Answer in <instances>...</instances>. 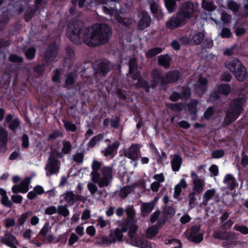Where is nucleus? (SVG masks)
<instances>
[{
    "instance_id": "nucleus-40",
    "label": "nucleus",
    "mask_w": 248,
    "mask_h": 248,
    "mask_svg": "<svg viewBox=\"0 0 248 248\" xmlns=\"http://www.w3.org/2000/svg\"><path fill=\"white\" fill-rule=\"evenodd\" d=\"M202 8L208 11L211 12L215 9V7L213 3L211 2H209L206 0H203L202 3Z\"/></svg>"
},
{
    "instance_id": "nucleus-38",
    "label": "nucleus",
    "mask_w": 248,
    "mask_h": 248,
    "mask_svg": "<svg viewBox=\"0 0 248 248\" xmlns=\"http://www.w3.org/2000/svg\"><path fill=\"white\" fill-rule=\"evenodd\" d=\"M76 81V79L74 77L73 74L72 72L69 73L66 76V79L65 81V85L64 87L66 88L68 86H72L74 85Z\"/></svg>"
},
{
    "instance_id": "nucleus-49",
    "label": "nucleus",
    "mask_w": 248,
    "mask_h": 248,
    "mask_svg": "<svg viewBox=\"0 0 248 248\" xmlns=\"http://www.w3.org/2000/svg\"><path fill=\"white\" fill-rule=\"evenodd\" d=\"M46 66V64H38L33 67V72L38 75H43L45 71Z\"/></svg>"
},
{
    "instance_id": "nucleus-36",
    "label": "nucleus",
    "mask_w": 248,
    "mask_h": 248,
    "mask_svg": "<svg viewBox=\"0 0 248 248\" xmlns=\"http://www.w3.org/2000/svg\"><path fill=\"white\" fill-rule=\"evenodd\" d=\"M207 82V79L206 78L200 77L198 80V84L195 87H197L204 93L206 91Z\"/></svg>"
},
{
    "instance_id": "nucleus-45",
    "label": "nucleus",
    "mask_w": 248,
    "mask_h": 248,
    "mask_svg": "<svg viewBox=\"0 0 248 248\" xmlns=\"http://www.w3.org/2000/svg\"><path fill=\"white\" fill-rule=\"evenodd\" d=\"M63 147L62 148V152L64 154H68L72 149V145L69 141H62Z\"/></svg>"
},
{
    "instance_id": "nucleus-27",
    "label": "nucleus",
    "mask_w": 248,
    "mask_h": 248,
    "mask_svg": "<svg viewBox=\"0 0 248 248\" xmlns=\"http://www.w3.org/2000/svg\"><path fill=\"white\" fill-rule=\"evenodd\" d=\"M31 182V178L29 177H26L19 185L20 187V193H26L29 189V186Z\"/></svg>"
},
{
    "instance_id": "nucleus-39",
    "label": "nucleus",
    "mask_w": 248,
    "mask_h": 248,
    "mask_svg": "<svg viewBox=\"0 0 248 248\" xmlns=\"http://www.w3.org/2000/svg\"><path fill=\"white\" fill-rule=\"evenodd\" d=\"M61 75L62 70L59 68H56L54 71V75L52 77V81L56 83H60Z\"/></svg>"
},
{
    "instance_id": "nucleus-47",
    "label": "nucleus",
    "mask_w": 248,
    "mask_h": 248,
    "mask_svg": "<svg viewBox=\"0 0 248 248\" xmlns=\"http://www.w3.org/2000/svg\"><path fill=\"white\" fill-rule=\"evenodd\" d=\"M214 106H210L205 110L203 116L206 120H210L214 114Z\"/></svg>"
},
{
    "instance_id": "nucleus-28",
    "label": "nucleus",
    "mask_w": 248,
    "mask_h": 248,
    "mask_svg": "<svg viewBox=\"0 0 248 248\" xmlns=\"http://www.w3.org/2000/svg\"><path fill=\"white\" fill-rule=\"evenodd\" d=\"M193 190L197 194H200L203 189V182L201 179H197L193 181Z\"/></svg>"
},
{
    "instance_id": "nucleus-55",
    "label": "nucleus",
    "mask_w": 248,
    "mask_h": 248,
    "mask_svg": "<svg viewBox=\"0 0 248 248\" xmlns=\"http://www.w3.org/2000/svg\"><path fill=\"white\" fill-rule=\"evenodd\" d=\"M232 78V76L230 73L228 72H223L220 76V81L225 82H230Z\"/></svg>"
},
{
    "instance_id": "nucleus-32",
    "label": "nucleus",
    "mask_w": 248,
    "mask_h": 248,
    "mask_svg": "<svg viewBox=\"0 0 248 248\" xmlns=\"http://www.w3.org/2000/svg\"><path fill=\"white\" fill-rule=\"evenodd\" d=\"M133 190V187L130 186H124L120 189L119 192L120 197L124 199L130 194Z\"/></svg>"
},
{
    "instance_id": "nucleus-22",
    "label": "nucleus",
    "mask_w": 248,
    "mask_h": 248,
    "mask_svg": "<svg viewBox=\"0 0 248 248\" xmlns=\"http://www.w3.org/2000/svg\"><path fill=\"white\" fill-rule=\"evenodd\" d=\"M159 232V228L156 225H152L149 227L146 231V236L148 239H151L155 236Z\"/></svg>"
},
{
    "instance_id": "nucleus-15",
    "label": "nucleus",
    "mask_w": 248,
    "mask_h": 248,
    "mask_svg": "<svg viewBox=\"0 0 248 248\" xmlns=\"http://www.w3.org/2000/svg\"><path fill=\"white\" fill-rule=\"evenodd\" d=\"M183 163L182 157L179 155H174L173 158L171 161L172 170L176 172L179 170Z\"/></svg>"
},
{
    "instance_id": "nucleus-4",
    "label": "nucleus",
    "mask_w": 248,
    "mask_h": 248,
    "mask_svg": "<svg viewBox=\"0 0 248 248\" xmlns=\"http://www.w3.org/2000/svg\"><path fill=\"white\" fill-rule=\"evenodd\" d=\"M226 67L238 81H243L247 78L248 73L246 68L238 59L230 58L226 62Z\"/></svg>"
},
{
    "instance_id": "nucleus-11",
    "label": "nucleus",
    "mask_w": 248,
    "mask_h": 248,
    "mask_svg": "<svg viewBox=\"0 0 248 248\" xmlns=\"http://www.w3.org/2000/svg\"><path fill=\"white\" fill-rule=\"evenodd\" d=\"M0 242L11 248H16V245H19L16 237L7 231H5L4 236L1 237Z\"/></svg>"
},
{
    "instance_id": "nucleus-56",
    "label": "nucleus",
    "mask_w": 248,
    "mask_h": 248,
    "mask_svg": "<svg viewBox=\"0 0 248 248\" xmlns=\"http://www.w3.org/2000/svg\"><path fill=\"white\" fill-rule=\"evenodd\" d=\"M234 229L237 231L240 232L244 234H248V228L244 225H238L235 224L234 226Z\"/></svg>"
},
{
    "instance_id": "nucleus-10",
    "label": "nucleus",
    "mask_w": 248,
    "mask_h": 248,
    "mask_svg": "<svg viewBox=\"0 0 248 248\" xmlns=\"http://www.w3.org/2000/svg\"><path fill=\"white\" fill-rule=\"evenodd\" d=\"M140 152V147L138 144H132L127 149L124 151L125 157L132 161H137L139 159V154Z\"/></svg>"
},
{
    "instance_id": "nucleus-13",
    "label": "nucleus",
    "mask_w": 248,
    "mask_h": 248,
    "mask_svg": "<svg viewBox=\"0 0 248 248\" xmlns=\"http://www.w3.org/2000/svg\"><path fill=\"white\" fill-rule=\"evenodd\" d=\"M139 16L140 18L137 23V29L139 30L143 31L150 26L151 18L145 11H142Z\"/></svg>"
},
{
    "instance_id": "nucleus-21",
    "label": "nucleus",
    "mask_w": 248,
    "mask_h": 248,
    "mask_svg": "<svg viewBox=\"0 0 248 248\" xmlns=\"http://www.w3.org/2000/svg\"><path fill=\"white\" fill-rule=\"evenodd\" d=\"M154 207L155 204L153 202L144 203L141 206V212L145 216L152 211Z\"/></svg>"
},
{
    "instance_id": "nucleus-23",
    "label": "nucleus",
    "mask_w": 248,
    "mask_h": 248,
    "mask_svg": "<svg viewBox=\"0 0 248 248\" xmlns=\"http://www.w3.org/2000/svg\"><path fill=\"white\" fill-rule=\"evenodd\" d=\"M86 0H71L72 6L69 9V13L71 15H73L75 12L77 8V5L78 3L79 8H82L85 4Z\"/></svg>"
},
{
    "instance_id": "nucleus-30",
    "label": "nucleus",
    "mask_w": 248,
    "mask_h": 248,
    "mask_svg": "<svg viewBox=\"0 0 248 248\" xmlns=\"http://www.w3.org/2000/svg\"><path fill=\"white\" fill-rule=\"evenodd\" d=\"M182 90L180 93L181 99L187 100L191 94V89L188 86H183L181 88Z\"/></svg>"
},
{
    "instance_id": "nucleus-42",
    "label": "nucleus",
    "mask_w": 248,
    "mask_h": 248,
    "mask_svg": "<svg viewBox=\"0 0 248 248\" xmlns=\"http://www.w3.org/2000/svg\"><path fill=\"white\" fill-rule=\"evenodd\" d=\"M20 124V122L19 118H16L9 123L8 127L10 130L15 131L19 127Z\"/></svg>"
},
{
    "instance_id": "nucleus-25",
    "label": "nucleus",
    "mask_w": 248,
    "mask_h": 248,
    "mask_svg": "<svg viewBox=\"0 0 248 248\" xmlns=\"http://www.w3.org/2000/svg\"><path fill=\"white\" fill-rule=\"evenodd\" d=\"M180 0H165L164 3L169 13H173L176 8V1Z\"/></svg>"
},
{
    "instance_id": "nucleus-19",
    "label": "nucleus",
    "mask_w": 248,
    "mask_h": 248,
    "mask_svg": "<svg viewBox=\"0 0 248 248\" xmlns=\"http://www.w3.org/2000/svg\"><path fill=\"white\" fill-rule=\"evenodd\" d=\"M199 101L196 99H192L187 104L188 113L190 115H196L197 113V106Z\"/></svg>"
},
{
    "instance_id": "nucleus-54",
    "label": "nucleus",
    "mask_w": 248,
    "mask_h": 248,
    "mask_svg": "<svg viewBox=\"0 0 248 248\" xmlns=\"http://www.w3.org/2000/svg\"><path fill=\"white\" fill-rule=\"evenodd\" d=\"M180 41L185 46H188L190 44H192L191 37H190V35L189 36H187V35L181 36L180 38Z\"/></svg>"
},
{
    "instance_id": "nucleus-59",
    "label": "nucleus",
    "mask_w": 248,
    "mask_h": 248,
    "mask_svg": "<svg viewBox=\"0 0 248 248\" xmlns=\"http://www.w3.org/2000/svg\"><path fill=\"white\" fill-rule=\"evenodd\" d=\"M50 228H51V227H50V226H49V223L48 222L45 223L44 225L43 226V228L41 229V231H40L39 234L42 237L46 236Z\"/></svg>"
},
{
    "instance_id": "nucleus-14",
    "label": "nucleus",
    "mask_w": 248,
    "mask_h": 248,
    "mask_svg": "<svg viewBox=\"0 0 248 248\" xmlns=\"http://www.w3.org/2000/svg\"><path fill=\"white\" fill-rule=\"evenodd\" d=\"M110 71L109 64L108 62H99L97 66L96 72L105 76Z\"/></svg>"
},
{
    "instance_id": "nucleus-37",
    "label": "nucleus",
    "mask_w": 248,
    "mask_h": 248,
    "mask_svg": "<svg viewBox=\"0 0 248 248\" xmlns=\"http://www.w3.org/2000/svg\"><path fill=\"white\" fill-rule=\"evenodd\" d=\"M103 139V135L102 134H99L95 136L89 142V147H93L99 141L102 140Z\"/></svg>"
},
{
    "instance_id": "nucleus-52",
    "label": "nucleus",
    "mask_w": 248,
    "mask_h": 248,
    "mask_svg": "<svg viewBox=\"0 0 248 248\" xmlns=\"http://www.w3.org/2000/svg\"><path fill=\"white\" fill-rule=\"evenodd\" d=\"M118 97L122 100L125 101L129 95L127 92L121 89H118L117 91Z\"/></svg>"
},
{
    "instance_id": "nucleus-53",
    "label": "nucleus",
    "mask_w": 248,
    "mask_h": 248,
    "mask_svg": "<svg viewBox=\"0 0 248 248\" xmlns=\"http://www.w3.org/2000/svg\"><path fill=\"white\" fill-rule=\"evenodd\" d=\"M65 54L67 58L69 59L74 58L75 55L74 47L71 46H67L65 48Z\"/></svg>"
},
{
    "instance_id": "nucleus-31",
    "label": "nucleus",
    "mask_w": 248,
    "mask_h": 248,
    "mask_svg": "<svg viewBox=\"0 0 248 248\" xmlns=\"http://www.w3.org/2000/svg\"><path fill=\"white\" fill-rule=\"evenodd\" d=\"M64 199L66 202L69 205H73L75 203L76 195L72 191H66L64 194Z\"/></svg>"
},
{
    "instance_id": "nucleus-5",
    "label": "nucleus",
    "mask_w": 248,
    "mask_h": 248,
    "mask_svg": "<svg viewBox=\"0 0 248 248\" xmlns=\"http://www.w3.org/2000/svg\"><path fill=\"white\" fill-rule=\"evenodd\" d=\"M245 103V100L242 97L232 99L229 104V109L227 110L226 116L231 121L234 122L240 115Z\"/></svg>"
},
{
    "instance_id": "nucleus-48",
    "label": "nucleus",
    "mask_w": 248,
    "mask_h": 248,
    "mask_svg": "<svg viewBox=\"0 0 248 248\" xmlns=\"http://www.w3.org/2000/svg\"><path fill=\"white\" fill-rule=\"evenodd\" d=\"M125 212L127 215V218L126 220H131L135 217V212L133 206H128L125 210Z\"/></svg>"
},
{
    "instance_id": "nucleus-57",
    "label": "nucleus",
    "mask_w": 248,
    "mask_h": 248,
    "mask_svg": "<svg viewBox=\"0 0 248 248\" xmlns=\"http://www.w3.org/2000/svg\"><path fill=\"white\" fill-rule=\"evenodd\" d=\"M97 183L100 187H103L107 186L109 184V181L108 177L104 176L101 178Z\"/></svg>"
},
{
    "instance_id": "nucleus-3",
    "label": "nucleus",
    "mask_w": 248,
    "mask_h": 248,
    "mask_svg": "<svg viewBox=\"0 0 248 248\" xmlns=\"http://www.w3.org/2000/svg\"><path fill=\"white\" fill-rule=\"evenodd\" d=\"M130 225L131 221L126 220L121 224V229L117 228L114 231L111 230L108 237L102 236L96 240V243L98 244L109 245L117 241H122L123 238V233L126 232Z\"/></svg>"
},
{
    "instance_id": "nucleus-16",
    "label": "nucleus",
    "mask_w": 248,
    "mask_h": 248,
    "mask_svg": "<svg viewBox=\"0 0 248 248\" xmlns=\"http://www.w3.org/2000/svg\"><path fill=\"white\" fill-rule=\"evenodd\" d=\"M120 145V143L116 141L111 144L108 145L104 150L102 151V154L105 156H108L113 154V152H116Z\"/></svg>"
},
{
    "instance_id": "nucleus-63",
    "label": "nucleus",
    "mask_w": 248,
    "mask_h": 248,
    "mask_svg": "<svg viewBox=\"0 0 248 248\" xmlns=\"http://www.w3.org/2000/svg\"><path fill=\"white\" fill-rule=\"evenodd\" d=\"M220 35L223 38H229L232 36V32L229 28H223L222 29Z\"/></svg>"
},
{
    "instance_id": "nucleus-61",
    "label": "nucleus",
    "mask_w": 248,
    "mask_h": 248,
    "mask_svg": "<svg viewBox=\"0 0 248 248\" xmlns=\"http://www.w3.org/2000/svg\"><path fill=\"white\" fill-rule=\"evenodd\" d=\"M62 134L60 130H55L51 133L49 134L47 140L56 139L61 136H62Z\"/></svg>"
},
{
    "instance_id": "nucleus-33",
    "label": "nucleus",
    "mask_w": 248,
    "mask_h": 248,
    "mask_svg": "<svg viewBox=\"0 0 248 248\" xmlns=\"http://www.w3.org/2000/svg\"><path fill=\"white\" fill-rule=\"evenodd\" d=\"M167 106L174 111L180 112L184 109V104L183 103H169Z\"/></svg>"
},
{
    "instance_id": "nucleus-1",
    "label": "nucleus",
    "mask_w": 248,
    "mask_h": 248,
    "mask_svg": "<svg viewBox=\"0 0 248 248\" xmlns=\"http://www.w3.org/2000/svg\"><path fill=\"white\" fill-rule=\"evenodd\" d=\"M112 34L111 29L106 24H97L93 27L92 32L89 29L85 30L80 27L77 21L70 22L66 29V35L70 41L77 45L83 41L90 47L107 43Z\"/></svg>"
},
{
    "instance_id": "nucleus-60",
    "label": "nucleus",
    "mask_w": 248,
    "mask_h": 248,
    "mask_svg": "<svg viewBox=\"0 0 248 248\" xmlns=\"http://www.w3.org/2000/svg\"><path fill=\"white\" fill-rule=\"evenodd\" d=\"M225 152L222 149L215 150L212 153V156L214 158H220L223 157L224 155Z\"/></svg>"
},
{
    "instance_id": "nucleus-29",
    "label": "nucleus",
    "mask_w": 248,
    "mask_h": 248,
    "mask_svg": "<svg viewBox=\"0 0 248 248\" xmlns=\"http://www.w3.org/2000/svg\"><path fill=\"white\" fill-rule=\"evenodd\" d=\"M162 51L163 49L161 47H155L148 49L146 53V56L147 58H152Z\"/></svg>"
},
{
    "instance_id": "nucleus-43",
    "label": "nucleus",
    "mask_w": 248,
    "mask_h": 248,
    "mask_svg": "<svg viewBox=\"0 0 248 248\" xmlns=\"http://www.w3.org/2000/svg\"><path fill=\"white\" fill-rule=\"evenodd\" d=\"M31 214V212L28 211L22 214L19 218L17 219L18 226L20 227L25 223L28 217Z\"/></svg>"
},
{
    "instance_id": "nucleus-20",
    "label": "nucleus",
    "mask_w": 248,
    "mask_h": 248,
    "mask_svg": "<svg viewBox=\"0 0 248 248\" xmlns=\"http://www.w3.org/2000/svg\"><path fill=\"white\" fill-rule=\"evenodd\" d=\"M204 38V34L201 31H198L191 36L192 44L198 45L201 44Z\"/></svg>"
},
{
    "instance_id": "nucleus-17",
    "label": "nucleus",
    "mask_w": 248,
    "mask_h": 248,
    "mask_svg": "<svg viewBox=\"0 0 248 248\" xmlns=\"http://www.w3.org/2000/svg\"><path fill=\"white\" fill-rule=\"evenodd\" d=\"M217 89L220 95H228L232 92L231 85L228 83H221L217 86Z\"/></svg>"
},
{
    "instance_id": "nucleus-6",
    "label": "nucleus",
    "mask_w": 248,
    "mask_h": 248,
    "mask_svg": "<svg viewBox=\"0 0 248 248\" xmlns=\"http://www.w3.org/2000/svg\"><path fill=\"white\" fill-rule=\"evenodd\" d=\"M138 227L131 221L130 227L128 232L130 244L140 248H151V243L146 239L136 235Z\"/></svg>"
},
{
    "instance_id": "nucleus-44",
    "label": "nucleus",
    "mask_w": 248,
    "mask_h": 248,
    "mask_svg": "<svg viewBox=\"0 0 248 248\" xmlns=\"http://www.w3.org/2000/svg\"><path fill=\"white\" fill-rule=\"evenodd\" d=\"M9 61L14 63H22L23 58L16 54H11L9 56Z\"/></svg>"
},
{
    "instance_id": "nucleus-64",
    "label": "nucleus",
    "mask_w": 248,
    "mask_h": 248,
    "mask_svg": "<svg viewBox=\"0 0 248 248\" xmlns=\"http://www.w3.org/2000/svg\"><path fill=\"white\" fill-rule=\"evenodd\" d=\"M0 202L5 207L11 208L13 206L12 202L9 200L7 196L4 198H1Z\"/></svg>"
},
{
    "instance_id": "nucleus-7",
    "label": "nucleus",
    "mask_w": 248,
    "mask_h": 248,
    "mask_svg": "<svg viewBox=\"0 0 248 248\" xmlns=\"http://www.w3.org/2000/svg\"><path fill=\"white\" fill-rule=\"evenodd\" d=\"M63 157L62 153L59 152L56 149H53L51 151L47 163L46 165L45 170L48 171L50 175L57 173L60 169L59 167V160L56 158H62Z\"/></svg>"
},
{
    "instance_id": "nucleus-9",
    "label": "nucleus",
    "mask_w": 248,
    "mask_h": 248,
    "mask_svg": "<svg viewBox=\"0 0 248 248\" xmlns=\"http://www.w3.org/2000/svg\"><path fill=\"white\" fill-rule=\"evenodd\" d=\"M181 74L178 70H171L167 72L162 82L161 85L174 83L177 82L180 79Z\"/></svg>"
},
{
    "instance_id": "nucleus-51",
    "label": "nucleus",
    "mask_w": 248,
    "mask_h": 248,
    "mask_svg": "<svg viewBox=\"0 0 248 248\" xmlns=\"http://www.w3.org/2000/svg\"><path fill=\"white\" fill-rule=\"evenodd\" d=\"M227 6L233 12H237L239 9V5L233 0L229 1Z\"/></svg>"
},
{
    "instance_id": "nucleus-50",
    "label": "nucleus",
    "mask_w": 248,
    "mask_h": 248,
    "mask_svg": "<svg viewBox=\"0 0 248 248\" xmlns=\"http://www.w3.org/2000/svg\"><path fill=\"white\" fill-rule=\"evenodd\" d=\"M101 172L104 175V176L110 178L112 177V170L110 167H103L101 169Z\"/></svg>"
},
{
    "instance_id": "nucleus-26",
    "label": "nucleus",
    "mask_w": 248,
    "mask_h": 248,
    "mask_svg": "<svg viewBox=\"0 0 248 248\" xmlns=\"http://www.w3.org/2000/svg\"><path fill=\"white\" fill-rule=\"evenodd\" d=\"M215 194L216 190L214 188L206 190L203 196V204L206 205L209 201L215 195Z\"/></svg>"
},
{
    "instance_id": "nucleus-24",
    "label": "nucleus",
    "mask_w": 248,
    "mask_h": 248,
    "mask_svg": "<svg viewBox=\"0 0 248 248\" xmlns=\"http://www.w3.org/2000/svg\"><path fill=\"white\" fill-rule=\"evenodd\" d=\"M151 77L153 81L159 83L160 81V83L162 82L164 78V76H162L161 72L157 68H154L152 70L151 72Z\"/></svg>"
},
{
    "instance_id": "nucleus-12",
    "label": "nucleus",
    "mask_w": 248,
    "mask_h": 248,
    "mask_svg": "<svg viewBox=\"0 0 248 248\" xmlns=\"http://www.w3.org/2000/svg\"><path fill=\"white\" fill-rule=\"evenodd\" d=\"M58 50V46L55 43H51L48 45L44 54L45 62L47 64L53 61L54 59L56 57Z\"/></svg>"
},
{
    "instance_id": "nucleus-8",
    "label": "nucleus",
    "mask_w": 248,
    "mask_h": 248,
    "mask_svg": "<svg viewBox=\"0 0 248 248\" xmlns=\"http://www.w3.org/2000/svg\"><path fill=\"white\" fill-rule=\"evenodd\" d=\"M201 226L200 225H193L191 227L189 234L187 238L189 241L195 244L201 242L203 238V233L200 232Z\"/></svg>"
},
{
    "instance_id": "nucleus-34",
    "label": "nucleus",
    "mask_w": 248,
    "mask_h": 248,
    "mask_svg": "<svg viewBox=\"0 0 248 248\" xmlns=\"http://www.w3.org/2000/svg\"><path fill=\"white\" fill-rule=\"evenodd\" d=\"M136 86L137 88L143 89L146 93H149V84L147 81L143 78L137 81Z\"/></svg>"
},
{
    "instance_id": "nucleus-58",
    "label": "nucleus",
    "mask_w": 248,
    "mask_h": 248,
    "mask_svg": "<svg viewBox=\"0 0 248 248\" xmlns=\"http://www.w3.org/2000/svg\"><path fill=\"white\" fill-rule=\"evenodd\" d=\"M120 123L121 120L120 117L118 116H115L114 119L110 120V125L115 129H117L119 127Z\"/></svg>"
},
{
    "instance_id": "nucleus-35",
    "label": "nucleus",
    "mask_w": 248,
    "mask_h": 248,
    "mask_svg": "<svg viewBox=\"0 0 248 248\" xmlns=\"http://www.w3.org/2000/svg\"><path fill=\"white\" fill-rule=\"evenodd\" d=\"M36 50L34 47H31L24 50L25 55L28 60H32L34 58Z\"/></svg>"
},
{
    "instance_id": "nucleus-46",
    "label": "nucleus",
    "mask_w": 248,
    "mask_h": 248,
    "mask_svg": "<svg viewBox=\"0 0 248 248\" xmlns=\"http://www.w3.org/2000/svg\"><path fill=\"white\" fill-rule=\"evenodd\" d=\"M57 213L64 217H66L69 215V210L64 205H59L57 209Z\"/></svg>"
},
{
    "instance_id": "nucleus-62",
    "label": "nucleus",
    "mask_w": 248,
    "mask_h": 248,
    "mask_svg": "<svg viewBox=\"0 0 248 248\" xmlns=\"http://www.w3.org/2000/svg\"><path fill=\"white\" fill-rule=\"evenodd\" d=\"M64 126L66 130L72 132L76 131L77 128L76 124L71 122H65Z\"/></svg>"
},
{
    "instance_id": "nucleus-18",
    "label": "nucleus",
    "mask_w": 248,
    "mask_h": 248,
    "mask_svg": "<svg viewBox=\"0 0 248 248\" xmlns=\"http://www.w3.org/2000/svg\"><path fill=\"white\" fill-rule=\"evenodd\" d=\"M171 61V57L167 54L161 55L158 58V64L165 68L170 67Z\"/></svg>"
},
{
    "instance_id": "nucleus-2",
    "label": "nucleus",
    "mask_w": 248,
    "mask_h": 248,
    "mask_svg": "<svg viewBox=\"0 0 248 248\" xmlns=\"http://www.w3.org/2000/svg\"><path fill=\"white\" fill-rule=\"evenodd\" d=\"M194 12V6L191 2H186L183 4L175 16L167 21L166 27L173 30L182 26L186 20L192 17Z\"/></svg>"
},
{
    "instance_id": "nucleus-41",
    "label": "nucleus",
    "mask_w": 248,
    "mask_h": 248,
    "mask_svg": "<svg viewBox=\"0 0 248 248\" xmlns=\"http://www.w3.org/2000/svg\"><path fill=\"white\" fill-rule=\"evenodd\" d=\"M129 73L132 74L134 72L137 71V63L136 59L135 58H132L130 60L129 62Z\"/></svg>"
}]
</instances>
